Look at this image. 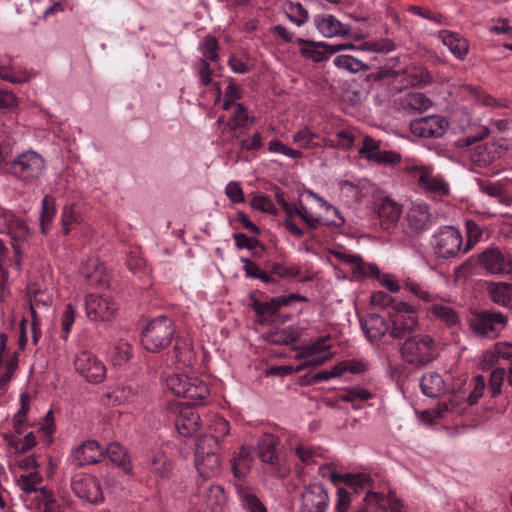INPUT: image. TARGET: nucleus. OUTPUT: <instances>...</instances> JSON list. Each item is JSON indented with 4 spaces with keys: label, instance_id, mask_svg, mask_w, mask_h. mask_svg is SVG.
I'll return each mask as SVG.
<instances>
[{
    "label": "nucleus",
    "instance_id": "1",
    "mask_svg": "<svg viewBox=\"0 0 512 512\" xmlns=\"http://www.w3.org/2000/svg\"><path fill=\"white\" fill-rule=\"evenodd\" d=\"M176 333L173 319L159 316L150 320L141 332L143 347L152 353H159L172 343Z\"/></svg>",
    "mask_w": 512,
    "mask_h": 512
},
{
    "label": "nucleus",
    "instance_id": "2",
    "mask_svg": "<svg viewBox=\"0 0 512 512\" xmlns=\"http://www.w3.org/2000/svg\"><path fill=\"white\" fill-rule=\"evenodd\" d=\"M469 329L480 339L494 340L507 327V316L494 310H475L470 313Z\"/></svg>",
    "mask_w": 512,
    "mask_h": 512
},
{
    "label": "nucleus",
    "instance_id": "3",
    "mask_svg": "<svg viewBox=\"0 0 512 512\" xmlns=\"http://www.w3.org/2000/svg\"><path fill=\"white\" fill-rule=\"evenodd\" d=\"M400 353L405 362L423 367L435 359L436 343L430 335L419 332L403 342Z\"/></svg>",
    "mask_w": 512,
    "mask_h": 512
},
{
    "label": "nucleus",
    "instance_id": "4",
    "mask_svg": "<svg viewBox=\"0 0 512 512\" xmlns=\"http://www.w3.org/2000/svg\"><path fill=\"white\" fill-rule=\"evenodd\" d=\"M166 384L176 396L186 398L194 405L204 404L210 395L208 385L196 376L174 374L167 378Z\"/></svg>",
    "mask_w": 512,
    "mask_h": 512
},
{
    "label": "nucleus",
    "instance_id": "5",
    "mask_svg": "<svg viewBox=\"0 0 512 512\" xmlns=\"http://www.w3.org/2000/svg\"><path fill=\"white\" fill-rule=\"evenodd\" d=\"M278 437L273 434H263L257 445L258 457L264 464V469L270 475L284 479L290 474V466L277 453Z\"/></svg>",
    "mask_w": 512,
    "mask_h": 512
},
{
    "label": "nucleus",
    "instance_id": "6",
    "mask_svg": "<svg viewBox=\"0 0 512 512\" xmlns=\"http://www.w3.org/2000/svg\"><path fill=\"white\" fill-rule=\"evenodd\" d=\"M45 167L44 158L39 153L29 150L11 161L8 172L24 183H32L41 177Z\"/></svg>",
    "mask_w": 512,
    "mask_h": 512
},
{
    "label": "nucleus",
    "instance_id": "7",
    "mask_svg": "<svg viewBox=\"0 0 512 512\" xmlns=\"http://www.w3.org/2000/svg\"><path fill=\"white\" fill-rule=\"evenodd\" d=\"M0 233L10 236L13 242L25 241L29 236V227L26 221L16 216L13 212L3 210L0 212ZM15 253L14 263L19 268L21 265V250L18 245L12 243Z\"/></svg>",
    "mask_w": 512,
    "mask_h": 512
},
{
    "label": "nucleus",
    "instance_id": "8",
    "mask_svg": "<svg viewBox=\"0 0 512 512\" xmlns=\"http://www.w3.org/2000/svg\"><path fill=\"white\" fill-rule=\"evenodd\" d=\"M407 171L417 180V184L425 193L444 196L449 194V184L443 176L434 174V169L426 165H412Z\"/></svg>",
    "mask_w": 512,
    "mask_h": 512
},
{
    "label": "nucleus",
    "instance_id": "9",
    "mask_svg": "<svg viewBox=\"0 0 512 512\" xmlns=\"http://www.w3.org/2000/svg\"><path fill=\"white\" fill-rule=\"evenodd\" d=\"M434 252L439 258L449 259L463 252L461 232L453 226H444L435 234Z\"/></svg>",
    "mask_w": 512,
    "mask_h": 512
},
{
    "label": "nucleus",
    "instance_id": "10",
    "mask_svg": "<svg viewBox=\"0 0 512 512\" xmlns=\"http://www.w3.org/2000/svg\"><path fill=\"white\" fill-rule=\"evenodd\" d=\"M448 120L441 115H429L410 122V131L414 136L428 139L443 137L449 129Z\"/></svg>",
    "mask_w": 512,
    "mask_h": 512
},
{
    "label": "nucleus",
    "instance_id": "11",
    "mask_svg": "<svg viewBox=\"0 0 512 512\" xmlns=\"http://www.w3.org/2000/svg\"><path fill=\"white\" fill-rule=\"evenodd\" d=\"M71 489L77 497L88 503L100 504L104 501L100 481L93 475L75 474L71 479Z\"/></svg>",
    "mask_w": 512,
    "mask_h": 512
},
{
    "label": "nucleus",
    "instance_id": "12",
    "mask_svg": "<svg viewBox=\"0 0 512 512\" xmlns=\"http://www.w3.org/2000/svg\"><path fill=\"white\" fill-rule=\"evenodd\" d=\"M76 371L89 383H101L106 377V367L90 351L79 352L74 360Z\"/></svg>",
    "mask_w": 512,
    "mask_h": 512
},
{
    "label": "nucleus",
    "instance_id": "13",
    "mask_svg": "<svg viewBox=\"0 0 512 512\" xmlns=\"http://www.w3.org/2000/svg\"><path fill=\"white\" fill-rule=\"evenodd\" d=\"M86 315L91 321H109L117 310V303L109 296L88 294L85 297Z\"/></svg>",
    "mask_w": 512,
    "mask_h": 512
},
{
    "label": "nucleus",
    "instance_id": "14",
    "mask_svg": "<svg viewBox=\"0 0 512 512\" xmlns=\"http://www.w3.org/2000/svg\"><path fill=\"white\" fill-rule=\"evenodd\" d=\"M297 43L300 46L301 55L316 63L327 60L330 56L341 50L354 48L353 44L329 45L323 42H314L303 38H298Z\"/></svg>",
    "mask_w": 512,
    "mask_h": 512
},
{
    "label": "nucleus",
    "instance_id": "15",
    "mask_svg": "<svg viewBox=\"0 0 512 512\" xmlns=\"http://www.w3.org/2000/svg\"><path fill=\"white\" fill-rule=\"evenodd\" d=\"M328 505V492L321 483L309 484L301 493V512H326Z\"/></svg>",
    "mask_w": 512,
    "mask_h": 512
},
{
    "label": "nucleus",
    "instance_id": "16",
    "mask_svg": "<svg viewBox=\"0 0 512 512\" xmlns=\"http://www.w3.org/2000/svg\"><path fill=\"white\" fill-rule=\"evenodd\" d=\"M479 265L491 274L512 272V255H504L498 248H487L478 256Z\"/></svg>",
    "mask_w": 512,
    "mask_h": 512
},
{
    "label": "nucleus",
    "instance_id": "17",
    "mask_svg": "<svg viewBox=\"0 0 512 512\" xmlns=\"http://www.w3.org/2000/svg\"><path fill=\"white\" fill-rule=\"evenodd\" d=\"M390 336L397 340H406L420 332L417 314L389 315Z\"/></svg>",
    "mask_w": 512,
    "mask_h": 512
},
{
    "label": "nucleus",
    "instance_id": "18",
    "mask_svg": "<svg viewBox=\"0 0 512 512\" xmlns=\"http://www.w3.org/2000/svg\"><path fill=\"white\" fill-rule=\"evenodd\" d=\"M80 274L92 288L104 289L109 287L110 277L98 258L92 257L82 263Z\"/></svg>",
    "mask_w": 512,
    "mask_h": 512
},
{
    "label": "nucleus",
    "instance_id": "19",
    "mask_svg": "<svg viewBox=\"0 0 512 512\" xmlns=\"http://www.w3.org/2000/svg\"><path fill=\"white\" fill-rule=\"evenodd\" d=\"M104 457V449L95 440L84 441L71 453L73 462L79 466L98 463Z\"/></svg>",
    "mask_w": 512,
    "mask_h": 512
},
{
    "label": "nucleus",
    "instance_id": "20",
    "mask_svg": "<svg viewBox=\"0 0 512 512\" xmlns=\"http://www.w3.org/2000/svg\"><path fill=\"white\" fill-rule=\"evenodd\" d=\"M201 425V418L192 406L179 408L175 419V427L178 433L184 437H191L198 431Z\"/></svg>",
    "mask_w": 512,
    "mask_h": 512
},
{
    "label": "nucleus",
    "instance_id": "21",
    "mask_svg": "<svg viewBox=\"0 0 512 512\" xmlns=\"http://www.w3.org/2000/svg\"><path fill=\"white\" fill-rule=\"evenodd\" d=\"M365 336L371 343H376L385 335H390V324L385 318L376 313H370L360 320Z\"/></svg>",
    "mask_w": 512,
    "mask_h": 512
},
{
    "label": "nucleus",
    "instance_id": "22",
    "mask_svg": "<svg viewBox=\"0 0 512 512\" xmlns=\"http://www.w3.org/2000/svg\"><path fill=\"white\" fill-rule=\"evenodd\" d=\"M254 123V117H250L247 108L242 103L234 104V111L224 125V129L234 132L232 138H238L242 129H248Z\"/></svg>",
    "mask_w": 512,
    "mask_h": 512
},
{
    "label": "nucleus",
    "instance_id": "23",
    "mask_svg": "<svg viewBox=\"0 0 512 512\" xmlns=\"http://www.w3.org/2000/svg\"><path fill=\"white\" fill-rule=\"evenodd\" d=\"M439 39L449 51L459 60H464L469 52V43L459 33L442 30L438 33Z\"/></svg>",
    "mask_w": 512,
    "mask_h": 512
},
{
    "label": "nucleus",
    "instance_id": "24",
    "mask_svg": "<svg viewBox=\"0 0 512 512\" xmlns=\"http://www.w3.org/2000/svg\"><path fill=\"white\" fill-rule=\"evenodd\" d=\"M407 222L414 232H423L431 226L429 207L425 203L414 204L407 213Z\"/></svg>",
    "mask_w": 512,
    "mask_h": 512
},
{
    "label": "nucleus",
    "instance_id": "25",
    "mask_svg": "<svg viewBox=\"0 0 512 512\" xmlns=\"http://www.w3.org/2000/svg\"><path fill=\"white\" fill-rule=\"evenodd\" d=\"M316 28L326 37L348 35L350 26L341 23L333 15L316 16L314 19Z\"/></svg>",
    "mask_w": 512,
    "mask_h": 512
},
{
    "label": "nucleus",
    "instance_id": "26",
    "mask_svg": "<svg viewBox=\"0 0 512 512\" xmlns=\"http://www.w3.org/2000/svg\"><path fill=\"white\" fill-rule=\"evenodd\" d=\"M401 215V207L389 197L382 199L378 208V216L382 229L390 230L396 224Z\"/></svg>",
    "mask_w": 512,
    "mask_h": 512
},
{
    "label": "nucleus",
    "instance_id": "27",
    "mask_svg": "<svg viewBox=\"0 0 512 512\" xmlns=\"http://www.w3.org/2000/svg\"><path fill=\"white\" fill-rule=\"evenodd\" d=\"M421 392L430 398H436L445 393V382L442 376L434 371L425 373L420 379Z\"/></svg>",
    "mask_w": 512,
    "mask_h": 512
},
{
    "label": "nucleus",
    "instance_id": "28",
    "mask_svg": "<svg viewBox=\"0 0 512 512\" xmlns=\"http://www.w3.org/2000/svg\"><path fill=\"white\" fill-rule=\"evenodd\" d=\"M195 465L199 474L204 478L216 476L220 472L219 454L205 452L204 455H195Z\"/></svg>",
    "mask_w": 512,
    "mask_h": 512
},
{
    "label": "nucleus",
    "instance_id": "29",
    "mask_svg": "<svg viewBox=\"0 0 512 512\" xmlns=\"http://www.w3.org/2000/svg\"><path fill=\"white\" fill-rule=\"evenodd\" d=\"M297 216L307 225L310 229H315L319 225H325L328 227H341L345 223L343 216H339L338 220H323L320 216H314L308 211V208L299 200L297 205Z\"/></svg>",
    "mask_w": 512,
    "mask_h": 512
},
{
    "label": "nucleus",
    "instance_id": "30",
    "mask_svg": "<svg viewBox=\"0 0 512 512\" xmlns=\"http://www.w3.org/2000/svg\"><path fill=\"white\" fill-rule=\"evenodd\" d=\"M488 291L494 303L512 309V283H491Z\"/></svg>",
    "mask_w": 512,
    "mask_h": 512
},
{
    "label": "nucleus",
    "instance_id": "31",
    "mask_svg": "<svg viewBox=\"0 0 512 512\" xmlns=\"http://www.w3.org/2000/svg\"><path fill=\"white\" fill-rule=\"evenodd\" d=\"M251 298V308L255 311L258 316H275L278 311L287 304L284 300L283 296L275 297L270 299L269 301L261 302L253 295Z\"/></svg>",
    "mask_w": 512,
    "mask_h": 512
},
{
    "label": "nucleus",
    "instance_id": "32",
    "mask_svg": "<svg viewBox=\"0 0 512 512\" xmlns=\"http://www.w3.org/2000/svg\"><path fill=\"white\" fill-rule=\"evenodd\" d=\"M134 394L131 386L118 384L111 391L103 394L102 399L107 405H121L130 402Z\"/></svg>",
    "mask_w": 512,
    "mask_h": 512
},
{
    "label": "nucleus",
    "instance_id": "33",
    "mask_svg": "<svg viewBox=\"0 0 512 512\" xmlns=\"http://www.w3.org/2000/svg\"><path fill=\"white\" fill-rule=\"evenodd\" d=\"M173 352L176 362L182 366H191L195 360L193 347L185 339L176 338Z\"/></svg>",
    "mask_w": 512,
    "mask_h": 512
},
{
    "label": "nucleus",
    "instance_id": "34",
    "mask_svg": "<svg viewBox=\"0 0 512 512\" xmlns=\"http://www.w3.org/2000/svg\"><path fill=\"white\" fill-rule=\"evenodd\" d=\"M333 62L337 68L348 71L350 73L365 72L370 70V65L363 62L362 60L357 59L354 56L347 54L338 55Z\"/></svg>",
    "mask_w": 512,
    "mask_h": 512
},
{
    "label": "nucleus",
    "instance_id": "35",
    "mask_svg": "<svg viewBox=\"0 0 512 512\" xmlns=\"http://www.w3.org/2000/svg\"><path fill=\"white\" fill-rule=\"evenodd\" d=\"M38 512H61L60 505L54 495L47 487H42L37 496L34 497Z\"/></svg>",
    "mask_w": 512,
    "mask_h": 512
},
{
    "label": "nucleus",
    "instance_id": "36",
    "mask_svg": "<svg viewBox=\"0 0 512 512\" xmlns=\"http://www.w3.org/2000/svg\"><path fill=\"white\" fill-rule=\"evenodd\" d=\"M106 454L109 460L121 467L125 472L131 470L130 459L126 449L118 443H110L106 447Z\"/></svg>",
    "mask_w": 512,
    "mask_h": 512
},
{
    "label": "nucleus",
    "instance_id": "37",
    "mask_svg": "<svg viewBox=\"0 0 512 512\" xmlns=\"http://www.w3.org/2000/svg\"><path fill=\"white\" fill-rule=\"evenodd\" d=\"M43 482V477L39 474L38 471H30L27 474H22L17 479V486L26 494L34 493L37 496L40 488L37 486Z\"/></svg>",
    "mask_w": 512,
    "mask_h": 512
},
{
    "label": "nucleus",
    "instance_id": "38",
    "mask_svg": "<svg viewBox=\"0 0 512 512\" xmlns=\"http://www.w3.org/2000/svg\"><path fill=\"white\" fill-rule=\"evenodd\" d=\"M282 210L285 212L286 218L283 222V226L287 229V231L297 238H301L304 236L305 231L298 227L296 224L294 217L297 215V205L293 203H289L287 201H283Z\"/></svg>",
    "mask_w": 512,
    "mask_h": 512
},
{
    "label": "nucleus",
    "instance_id": "39",
    "mask_svg": "<svg viewBox=\"0 0 512 512\" xmlns=\"http://www.w3.org/2000/svg\"><path fill=\"white\" fill-rule=\"evenodd\" d=\"M219 44L218 40L213 35H206L202 39L199 45V51L201 52L202 57L200 58V62H216L219 59Z\"/></svg>",
    "mask_w": 512,
    "mask_h": 512
},
{
    "label": "nucleus",
    "instance_id": "40",
    "mask_svg": "<svg viewBox=\"0 0 512 512\" xmlns=\"http://www.w3.org/2000/svg\"><path fill=\"white\" fill-rule=\"evenodd\" d=\"M240 261L244 264L243 270L245 272L246 277L253 278V279H259L267 285L277 283L276 279L273 276H271L267 272V270L262 271L258 267V265L255 262H253L252 260L242 257L240 259Z\"/></svg>",
    "mask_w": 512,
    "mask_h": 512
},
{
    "label": "nucleus",
    "instance_id": "41",
    "mask_svg": "<svg viewBox=\"0 0 512 512\" xmlns=\"http://www.w3.org/2000/svg\"><path fill=\"white\" fill-rule=\"evenodd\" d=\"M55 214L54 198L50 195H45L42 199V212L40 217L41 231L43 234L48 233Z\"/></svg>",
    "mask_w": 512,
    "mask_h": 512
},
{
    "label": "nucleus",
    "instance_id": "42",
    "mask_svg": "<svg viewBox=\"0 0 512 512\" xmlns=\"http://www.w3.org/2000/svg\"><path fill=\"white\" fill-rule=\"evenodd\" d=\"M495 150L489 148L485 144L477 145L471 152V160L478 167H488L491 165L495 158Z\"/></svg>",
    "mask_w": 512,
    "mask_h": 512
},
{
    "label": "nucleus",
    "instance_id": "43",
    "mask_svg": "<svg viewBox=\"0 0 512 512\" xmlns=\"http://www.w3.org/2000/svg\"><path fill=\"white\" fill-rule=\"evenodd\" d=\"M431 314L439 320L446 323L448 326H453L458 323L459 316L456 311L447 305L434 304L429 308Z\"/></svg>",
    "mask_w": 512,
    "mask_h": 512
},
{
    "label": "nucleus",
    "instance_id": "44",
    "mask_svg": "<svg viewBox=\"0 0 512 512\" xmlns=\"http://www.w3.org/2000/svg\"><path fill=\"white\" fill-rule=\"evenodd\" d=\"M195 447V455H204L205 452H208V454H219L220 452L219 440L213 435H203L199 437Z\"/></svg>",
    "mask_w": 512,
    "mask_h": 512
},
{
    "label": "nucleus",
    "instance_id": "45",
    "mask_svg": "<svg viewBox=\"0 0 512 512\" xmlns=\"http://www.w3.org/2000/svg\"><path fill=\"white\" fill-rule=\"evenodd\" d=\"M266 270L271 276L276 275L280 278H295L301 272L300 268L296 265L287 267L278 262H268L266 264Z\"/></svg>",
    "mask_w": 512,
    "mask_h": 512
},
{
    "label": "nucleus",
    "instance_id": "46",
    "mask_svg": "<svg viewBox=\"0 0 512 512\" xmlns=\"http://www.w3.org/2000/svg\"><path fill=\"white\" fill-rule=\"evenodd\" d=\"M285 12L289 20L297 26H302L308 20V11L299 2H287Z\"/></svg>",
    "mask_w": 512,
    "mask_h": 512
},
{
    "label": "nucleus",
    "instance_id": "47",
    "mask_svg": "<svg viewBox=\"0 0 512 512\" xmlns=\"http://www.w3.org/2000/svg\"><path fill=\"white\" fill-rule=\"evenodd\" d=\"M318 352L319 351H307L305 348L302 354L297 356L303 357L305 360L296 367V371H302L308 367L320 366L331 358L330 355H318Z\"/></svg>",
    "mask_w": 512,
    "mask_h": 512
},
{
    "label": "nucleus",
    "instance_id": "48",
    "mask_svg": "<svg viewBox=\"0 0 512 512\" xmlns=\"http://www.w3.org/2000/svg\"><path fill=\"white\" fill-rule=\"evenodd\" d=\"M465 229L467 242L463 248V253L469 251L483 236V229L474 220H466Z\"/></svg>",
    "mask_w": 512,
    "mask_h": 512
},
{
    "label": "nucleus",
    "instance_id": "49",
    "mask_svg": "<svg viewBox=\"0 0 512 512\" xmlns=\"http://www.w3.org/2000/svg\"><path fill=\"white\" fill-rule=\"evenodd\" d=\"M406 106L412 110L423 111L431 107L432 101L421 92H411L406 95Z\"/></svg>",
    "mask_w": 512,
    "mask_h": 512
},
{
    "label": "nucleus",
    "instance_id": "50",
    "mask_svg": "<svg viewBox=\"0 0 512 512\" xmlns=\"http://www.w3.org/2000/svg\"><path fill=\"white\" fill-rule=\"evenodd\" d=\"M18 368V356L15 353L9 359L5 361V373L0 377V395H4L7 392L9 382L12 380L16 370Z\"/></svg>",
    "mask_w": 512,
    "mask_h": 512
},
{
    "label": "nucleus",
    "instance_id": "51",
    "mask_svg": "<svg viewBox=\"0 0 512 512\" xmlns=\"http://www.w3.org/2000/svg\"><path fill=\"white\" fill-rule=\"evenodd\" d=\"M30 76L26 71L14 72V68L11 65L0 64V79L8 81L10 83H24L29 80Z\"/></svg>",
    "mask_w": 512,
    "mask_h": 512
},
{
    "label": "nucleus",
    "instance_id": "52",
    "mask_svg": "<svg viewBox=\"0 0 512 512\" xmlns=\"http://www.w3.org/2000/svg\"><path fill=\"white\" fill-rule=\"evenodd\" d=\"M295 453L305 465L313 464L315 458L321 455L320 448L311 447L304 443L296 445Z\"/></svg>",
    "mask_w": 512,
    "mask_h": 512
},
{
    "label": "nucleus",
    "instance_id": "53",
    "mask_svg": "<svg viewBox=\"0 0 512 512\" xmlns=\"http://www.w3.org/2000/svg\"><path fill=\"white\" fill-rule=\"evenodd\" d=\"M380 151V142L370 136H365L363 145L358 152L368 161L374 162Z\"/></svg>",
    "mask_w": 512,
    "mask_h": 512
},
{
    "label": "nucleus",
    "instance_id": "54",
    "mask_svg": "<svg viewBox=\"0 0 512 512\" xmlns=\"http://www.w3.org/2000/svg\"><path fill=\"white\" fill-rule=\"evenodd\" d=\"M235 245L238 249L254 250L260 248L262 252L265 251L266 247L256 237H248L246 234L239 232L233 235Z\"/></svg>",
    "mask_w": 512,
    "mask_h": 512
},
{
    "label": "nucleus",
    "instance_id": "55",
    "mask_svg": "<svg viewBox=\"0 0 512 512\" xmlns=\"http://www.w3.org/2000/svg\"><path fill=\"white\" fill-rule=\"evenodd\" d=\"M8 439L9 445L15 448L18 453H25L28 450L32 449L37 441L36 436L33 432H30L24 436L23 439L20 438H10L8 436L5 437Z\"/></svg>",
    "mask_w": 512,
    "mask_h": 512
},
{
    "label": "nucleus",
    "instance_id": "56",
    "mask_svg": "<svg viewBox=\"0 0 512 512\" xmlns=\"http://www.w3.org/2000/svg\"><path fill=\"white\" fill-rule=\"evenodd\" d=\"M372 397L370 391L362 387H354L344 390L340 395L339 399L344 402H355L357 400L367 401Z\"/></svg>",
    "mask_w": 512,
    "mask_h": 512
},
{
    "label": "nucleus",
    "instance_id": "57",
    "mask_svg": "<svg viewBox=\"0 0 512 512\" xmlns=\"http://www.w3.org/2000/svg\"><path fill=\"white\" fill-rule=\"evenodd\" d=\"M336 139L329 140L328 145L332 148H341L344 150L351 149L355 142V136L347 131L340 130L335 135Z\"/></svg>",
    "mask_w": 512,
    "mask_h": 512
},
{
    "label": "nucleus",
    "instance_id": "58",
    "mask_svg": "<svg viewBox=\"0 0 512 512\" xmlns=\"http://www.w3.org/2000/svg\"><path fill=\"white\" fill-rule=\"evenodd\" d=\"M505 374L506 370L504 368H495L491 372L489 377L488 390L493 398L500 395Z\"/></svg>",
    "mask_w": 512,
    "mask_h": 512
},
{
    "label": "nucleus",
    "instance_id": "59",
    "mask_svg": "<svg viewBox=\"0 0 512 512\" xmlns=\"http://www.w3.org/2000/svg\"><path fill=\"white\" fill-rule=\"evenodd\" d=\"M403 288L424 302H430L432 300V295L414 279L407 278L403 283Z\"/></svg>",
    "mask_w": 512,
    "mask_h": 512
},
{
    "label": "nucleus",
    "instance_id": "60",
    "mask_svg": "<svg viewBox=\"0 0 512 512\" xmlns=\"http://www.w3.org/2000/svg\"><path fill=\"white\" fill-rule=\"evenodd\" d=\"M317 135L308 128H303L293 135V141L298 143L301 148L308 149L316 146L315 139Z\"/></svg>",
    "mask_w": 512,
    "mask_h": 512
},
{
    "label": "nucleus",
    "instance_id": "61",
    "mask_svg": "<svg viewBox=\"0 0 512 512\" xmlns=\"http://www.w3.org/2000/svg\"><path fill=\"white\" fill-rule=\"evenodd\" d=\"M241 501L243 507L247 510V512H267L266 507L260 501V499L249 492H244L241 495Z\"/></svg>",
    "mask_w": 512,
    "mask_h": 512
},
{
    "label": "nucleus",
    "instance_id": "62",
    "mask_svg": "<svg viewBox=\"0 0 512 512\" xmlns=\"http://www.w3.org/2000/svg\"><path fill=\"white\" fill-rule=\"evenodd\" d=\"M370 274L371 276L377 277L381 284L385 286L390 292H398L400 290V285L394 276L390 274L380 275V271L377 266H370Z\"/></svg>",
    "mask_w": 512,
    "mask_h": 512
},
{
    "label": "nucleus",
    "instance_id": "63",
    "mask_svg": "<svg viewBox=\"0 0 512 512\" xmlns=\"http://www.w3.org/2000/svg\"><path fill=\"white\" fill-rule=\"evenodd\" d=\"M131 357V346L127 341L120 340L114 347L113 361L116 365H122Z\"/></svg>",
    "mask_w": 512,
    "mask_h": 512
},
{
    "label": "nucleus",
    "instance_id": "64",
    "mask_svg": "<svg viewBox=\"0 0 512 512\" xmlns=\"http://www.w3.org/2000/svg\"><path fill=\"white\" fill-rule=\"evenodd\" d=\"M75 322V310L72 304H67L62 313L61 317V326H62V338L67 340L68 335L70 333L71 327Z\"/></svg>",
    "mask_w": 512,
    "mask_h": 512
}]
</instances>
